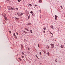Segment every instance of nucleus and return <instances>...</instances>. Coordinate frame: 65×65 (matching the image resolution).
I'll return each mask as SVG.
<instances>
[{
  "instance_id": "12",
  "label": "nucleus",
  "mask_w": 65,
  "mask_h": 65,
  "mask_svg": "<svg viewBox=\"0 0 65 65\" xmlns=\"http://www.w3.org/2000/svg\"><path fill=\"white\" fill-rule=\"evenodd\" d=\"M61 48H63V45H61Z\"/></svg>"
},
{
  "instance_id": "49",
  "label": "nucleus",
  "mask_w": 65,
  "mask_h": 65,
  "mask_svg": "<svg viewBox=\"0 0 65 65\" xmlns=\"http://www.w3.org/2000/svg\"><path fill=\"white\" fill-rule=\"evenodd\" d=\"M20 0V1H21V0Z\"/></svg>"
},
{
  "instance_id": "19",
  "label": "nucleus",
  "mask_w": 65,
  "mask_h": 65,
  "mask_svg": "<svg viewBox=\"0 0 65 65\" xmlns=\"http://www.w3.org/2000/svg\"><path fill=\"white\" fill-rule=\"evenodd\" d=\"M29 6H32V5L31 4H29Z\"/></svg>"
},
{
  "instance_id": "45",
  "label": "nucleus",
  "mask_w": 65,
  "mask_h": 65,
  "mask_svg": "<svg viewBox=\"0 0 65 65\" xmlns=\"http://www.w3.org/2000/svg\"><path fill=\"white\" fill-rule=\"evenodd\" d=\"M25 11H27V10H25Z\"/></svg>"
},
{
  "instance_id": "24",
  "label": "nucleus",
  "mask_w": 65,
  "mask_h": 65,
  "mask_svg": "<svg viewBox=\"0 0 65 65\" xmlns=\"http://www.w3.org/2000/svg\"><path fill=\"white\" fill-rule=\"evenodd\" d=\"M13 35L14 36H15V33H14L13 34Z\"/></svg>"
},
{
  "instance_id": "26",
  "label": "nucleus",
  "mask_w": 65,
  "mask_h": 65,
  "mask_svg": "<svg viewBox=\"0 0 65 65\" xmlns=\"http://www.w3.org/2000/svg\"><path fill=\"white\" fill-rule=\"evenodd\" d=\"M50 33L51 34H52V35H53V33H51V32H50Z\"/></svg>"
},
{
  "instance_id": "6",
  "label": "nucleus",
  "mask_w": 65,
  "mask_h": 65,
  "mask_svg": "<svg viewBox=\"0 0 65 65\" xmlns=\"http://www.w3.org/2000/svg\"><path fill=\"white\" fill-rule=\"evenodd\" d=\"M3 17H5V13H4L3 14Z\"/></svg>"
},
{
  "instance_id": "23",
  "label": "nucleus",
  "mask_w": 65,
  "mask_h": 65,
  "mask_svg": "<svg viewBox=\"0 0 65 65\" xmlns=\"http://www.w3.org/2000/svg\"><path fill=\"white\" fill-rule=\"evenodd\" d=\"M15 36V38H17V36Z\"/></svg>"
},
{
  "instance_id": "48",
  "label": "nucleus",
  "mask_w": 65,
  "mask_h": 65,
  "mask_svg": "<svg viewBox=\"0 0 65 65\" xmlns=\"http://www.w3.org/2000/svg\"><path fill=\"white\" fill-rule=\"evenodd\" d=\"M27 14H29V13H27Z\"/></svg>"
},
{
  "instance_id": "42",
  "label": "nucleus",
  "mask_w": 65,
  "mask_h": 65,
  "mask_svg": "<svg viewBox=\"0 0 65 65\" xmlns=\"http://www.w3.org/2000/svg\"><path fill=\"white\" fill-rule=\"evenodd\" d=\"M21 45L22 46H23L22 45Z\"/></svg>"
},
{
  "instance_id": "14",
  "label": "nucleus",
  "mask_w": 65,
  "mask_h": 65,
  "mask_svg": "<svg viewBox=\"0 0 65 65\" xmlns=\"http://www.w3.org/2000/svg\"><path fill=\"white\" fill-rule=\"evenodd\" d=\"M47 54L48 56H50V54H49V52H48L47 53Z\"/></svg>"
},
{
  "instance_id": "41",
  "label": "nucleus",
  "mask_w": 65,
  "mask_h": 65,
  "mask_svg": "<svg viewBox=\"0 0 65 65\" xmlns=\"http://www.w3.org/2000/svg\"><path fill=\"white\" fill-rule=\"evenodd\" d=\"M40 0V1L41 2H42V0Z\"/></svg>"
},
{
  "instance_id": "8",
  "label": "nucleus",
  "mask_w": 65,
  "mask_h": 65,
  "mask_svg": "<svg viewBox=\"0 0 65 65\" xmlns=\"http://www.w3.org/2000/svg\"><path fill=\"white\" fill-rule=\"evenodd\" d=\"M25 29L26 30H27V31H29V30H28V29H27V28H25Z\"/></svg>"
},
{
  "instance_id": "37",
  "label": "nucleus",
  "mask_w": 65,
  "mask_h": 65,
  "mask_svg": "<svg viewBox=\"0 0 65 65\" xmlns=\"http://www.w3.org/2000/svg\"><path fill=\"white\" fill-rule=\"evenodd\" d=\"M28 50H30V48H28Z\"/></svg>"
},
{
  "instance_id": "33",
  "label": "nucleus",
  "mask_w": 65,
  "mask_h": 65,
  "mask_svg": "<svg viewBox=\"0 0 65 65\" xmlns=\"http://www.w3.org/2000/svg\"><path fill=\"white\" fill-rule=\"evenodd\" d=\"M18 2H20V0H18Z\"/></svg>"
},
{
  "instance_id": "38",
  "label": "nucleus",
  "mask_w": 65,
  "mask_h": 65,
  "mask_svg": "<svg viewBox=\"0 0 65 65\" xmlns=\"http://www.w3.org/2000/svg\"><path fill=\"white\" fill-rule=\"evenodd\" d=\"M53 46H52V48H54V47H53Z\"/></svg>"
},
{
  "instance_id": "31",
  "label": "nucleus",
  "mask_w": 65,
  "mask_h": 65,
  "mask_svg": "<svg viewBox=\"0 0 65 65\" xmlns=\"http://www.w3.org/2000/svg\"><path fill=\"white\" fill-rule=\"evenodd\" d=\"M24 33L25 34H27V32H24Z\"/></svg>"
},
{
  "instance_id": "16",
  "label": "nucleus",
  "mask_w": 65,
  "mask_h": 65,
  "mask_svg": "<svg viewBox=\"0 0 65 65\" xmlns=\"http://www.w3.org/2000/svg\"><path fill=\"white\" fill-rule=\"evenodd\" d=\"M38 2L39 3H41V2L40 1V0H39V1Z\"/></svg>"
},
{
  "instance_id": "2",
  "label": "nucleus",
  "mask_w": 65,
  "mask_h": 65,
  "mask_svg": "<svg viewBox=\"0 0 65 65\" xmlns=\"http://www.w3.org/2000/svg\"><path fill=\"white\" fill-rule=\"evenodd\" d=\"M55 19L56 20H57V18H58V16L56 15H55Z\"/></svg>"
},
{
  "instance_id": "44",
  "label": "nucleus",
  "mask_w": 65,
  "mask_h": 65,
  "mask_svg": "<svg viewBox=\"0 0 65 65\" xmlns=\"http://www.w3.org/2000/svg\"><path fill=\"white\" fill-rule=\"evenodd\" d=\"M23 46H22V47H21L22 48H23Z\"/></svg>"
},
{
  "instance_id": "17",
  "label": "nucleus",
  "mask_w": 65,
  "mask_h": 65,
  "mask_svg": "<svg viewBox=\"0 0 65 65\" xmlns=\"http://www.w3.org/2000/svg\"><path fill=\"white\" fill-rule=\"evenodd\" d=\"M55 62H58V60H57V59H56L55 60Z\"/></svg>"
},
{
  "instance_id": "15",
  "label": "nucleus",
  "mask_w": 65,
  "mask_h": 65,
  "mask_svg": "<svg viewBox=\"0 0 65 65\" xmlns=\"http://www.w3.org/2000/svg\"><path fill=\"white\" fill-rule=\"evenodd\" d=\"M53 25H52L51 26V27L52 29H53Z\"/></svg>"
},
{
  "instance_id": "30",
  "label": "nucleus",
  "mask_w": 65,
  "mask_h": 65,
  "mask_svg": "<svg viewBox=\"0 0 65 65\" xmlns=\"http://www.w3.org/2000/svg\"><path fill=\"white\" fill-rule=\"evenodd\" d=\"M60 7L62 9H63V7H62V6H61Z\"/></svg>"
},
{
  "instance_id": "35",
  "label": "nucleus",
  "mask_w": 65,
  "mask_h": 65,
  "mask_svg": "<svg viewBox=\"0 0 65 65\" xmlns=\"http://www.w3.org/2000/svg\"><path fill=\"white\" fill-rule=\"evenodd\" d=\"M16 9L17 10H18V8H16Z\"/></svg>"
},
{
  "instance_id": "5",
  "label": "nucleus",
  "mask_w": 65,
  "mask_h": 65,
  "mask_svg": "<svg viewBox=\"0 0 65 65\" xmlns=\"http://www.w3.org/2000/svg\"><path fill=\"white\" fill-rule=\"evenodd\" d=\"M17 14L18 15H20V14H21V13H20V12H19L17 13Z\"/></svg>"
},
{
  "instance_id": "28",
  "label": "nucleus",
  "mask_w": 65,
  "mask_h": 65,
  "mask_svg": "<svg viewBox=\"0 0 65 65\" xmlns=\"http://www.w3.org/2000/svg\"><path fill=\"white\" fill-rule=\"evenodd\" d=\"M38 47H39V44H38Z\"/></svg>"
},
{
  "instance_id": "4",
  "label": "nucleus",
  "mask_w": 65,
  "mask_h": 65,
  "mask_svg": "<svg viewBox=\"0 0 65 65\" xmlns=\"http://www.w3.org/2000/svg\"><path fill=\"white\" fill-rule=\"evenodd\" d=\"M50 45H51L52 46H53V47H54V45L53 44H50Z\"/></svg>"
},
{
  "instance_id": "32",
  "label": "nucleus",
  "mask_w": 65,
  "mask_h": 65,
  "mask_svg": "<svg viewBox=\"0 0 65 65\" xmlns=\"http://www.w3.org/2000/svg\"><path fill=\"white\" fill-rule=\"evenodd\" d=\"M9 31V33H11V31Z\"/></svg>"
},
{
  "instance_id": "21",
  "label": "nucleus",
  "mask_w": 65,
  "mask_h": 65,
  "mask_svg": "<svg viewBox=\"0 0 65 65\" xmlns=\"http://www.w3.org/2000/svg\"><path fill=\"white\" fill-rule=\"evenodd\" d=\"M28 24L29 25H31V23H28Z\"/></svg>"
},
{
  "instance_id": "9",
  "label": "nucleus",
  "mask_w": 65,
  "mask_h": 65,
  "mask_svg": "<svg viewBox=\"0 0 65 65\" xmlns=\"http://www.w3.org/2000/svg\"><path fill=\"white\" fill-rule=\"evenodd\" d=\"M43 52L44 53V54H45V53H46L45 50H44V51H43Z\"/></svg>"
},
{
  "instance_id": "3",
  "label": "nucleus",
  "mask_w": 65,
  "mask_h": 65,
  "mask_svg": "<svg viewBox=\"0 0 65 65\" xmlns=\"http://www.w3.org/2000/svg\"><path fill=\"white\" fill-rule=\"evenodd\" d=\"M46 48H51V47H50L49 46H46Z\"/></svg>"
},
{
  "instance_id": "43",
  "label": "nucleus",
  "mask_w": 65,
  "mask_h": 65,
  "mask_svg": "<svg viewBox=\"0 0 65 65\" xmlns=\"http://www.w3.org/2000/svg\"><path fill=\"white\" fill-rule=\"evenodd\" d=\"M32 15H33V16H34V15L33 14H32Z\"/></svg>"
},
{
  "instance_id": "34",
  "label": "nucleus",
  "mask_w": 65,
  "mask_h": 65,
  "mask_svg": "<svg viewBox=\"0 0 65 65\" xmlns=\"http://www.w3.org/2000/svg\"><path fill=\"white\" fill-rule=\"evenodd\" d=\"M43 29H44V30H46V28H45V29L44 27V28H43Z\"/></svg>"
},
{
  "instance_id": "50",
  "label": "nucleus",
  "mask_w": 65,
  "mask_h": 65,
  "mask_svg": "<svg viewBox=\"0 0 65 65\" xmlns=\"http://www.w3.org/2000/svg\"><path fill=\"white\" fill-rule=\"evenodd\" d=\"M34 8H35V7H34Z\"/></svg>"
},
{
  "instance_id": "27",
  "label": "nucleus",
  "mask_w": 65,
  "mask_h": 65,
  "mask_svg": "<svg viewBox=\"0 0 65 65\" xmlns=\"http://www.w3.org/2000/svg\"><path fill=\"white\" fill-rule=\"evenodd\" d=\"M19 60H20V61H21V58H19Z\"/></svg>"
},
{
  "instance_id": "20",
  "label": "nucleus",
  "mask_w": 65,
  "mask_h": 65,
  "mask_svg": "<svg viewBox=\"0 0 65 65\" xmlns=\"http://www.w3.org/2000/svg\"><path fill=\"white\" fill-rule=\"evenodd\" d=\"M39 55H41V52H40L39 53Z\"/></svg>"
},
{
  "instance_id": "46",
  "label": "nucleus",
  "mask_w": 65,
  "mask_h": 65,
  "mask_svg": "<svg viewBox=\"0 0 65 65\" xmlns=\"http://www.w3.org/2000/svg\"><path fill=\"white\" fill-rule=\"evenodd\" d=\"M23 31H24V33L25 32V30H24Z\"/></svg>"
},
{
  "instance_id": "22",
  "label": "nucleus",
  "mask_w": 65,
  "mask_h": 65,
  "mask_svg": "<svg viewBox=\"0 0 65 65\" xmlns=\"http://www.w3.org/2000/svg\"><path fill=\"white\" fill-rule=\"evenodd\" d=\"M15 18H16V19H18V20H19V18L16 17H15Z\"/></svg>"
},
{
  "instance_id": "29",
  "label": "nucleus",
  "mask_w": 65,
  "mask_h": 65,
  "mask_svg": "<svg viewBox=\"0 0 65 65\" xmlns=\"http://www.w3.org/2000/svg\"><path fill=\"white\" fill-rule=\"evenodd\" d=\"M22 57V58H24V56H21Z\"/></svg>"
},
{
  "instance_id": "10",
  "label": "nucleus",
  "mask_w": 65,
  "mask_h": 65,
  "mask_svg": "<svg viewBox=\"0 0 65 65\" xmlns=\"http://www.w3.org/2000/svg\"><path fill=\"white\" fill-rule=\"evenodd\" d=\"M21 54L22 55H25V54H24V53L23 52H22Z\"/></svg>"
},
{
  "instance_id": "7",
  "label": "nucleus",
  "mask_w": 65,
  "mask_h": 65,
  "mask_svg": "<svg viewBox=\"0 0 65 65\" xmlns=\"http://www.w3.org/2000/svg\"><path fill=\"white\" fill-rule=\"evenodd\" d=\"M23 14L24 13H22L20 15V16H22V15H23Z\"/></svg>"
},
{
  "instance_id": "36",
  "label": "nucleus",
  "mask_w": 65,
  "mask_h": 65,
  "mask_svg": "<svg viewBox=\"0 0 65 65\" xmlns=\"http://www.w3.org/2000/svg\"><path fill=\"white\" fill-rule=\"evenodd\" d=\"M30 16H28V19H29V18H30Z\"/></svg>"
},
{
  "instance_id": "52",
  "label": "nucleus",
  "mask_w": 65,
  "mask_h": 65,
  "mask_svg": "<svg viewBox=\"0 0 65 65\" xmlns=\"http://www.w3.org/2000/svg\"><path fill=\"white\" fill-rule=\"evenodd\" d=\"M26 59H27V58H26Z\"/></svg>"
},
{
  "instance_id": "39",
  "label": "nucleus",
  "mask_w": 65,
  "mask_h": 65,
  "mask_svg": "<svg viewBox=\"0 0 65 65\" xmlns=\"http://www.w3.org/2000/svg\"><path fill=\"white\" fill-rule=\"evenodd\" d=\"M43 32H44V33H45V30L43 31Z\"/></svg>"
},
{
  "instance_id": "25",
  "label": "nucleus",
  "mask_w": 65,
  "mask_h": 65,
  "mask_svg": "<svg viewBox=\"0 0 65 65\" xmlns=\"http://www.w3.org/2000/svg\"><path fill=\"white\" fill-rule=\"evenodd\" d=\"M16 33L17 35H19V34H18V32H16Z\"/></svg>"
},
{
  "instance_id": "1",
  "label": "nucleus",
  "mask_w": 65,
  "mask_h": 65,
  "mask_svg": "<svg viewBox=\"0 0 65 65\" xmlns=\"http://www.w3.org/2000/svg\"><path fill=\"white\" fill-rule=\"evenodd\" d=\"M9 10H10V11H11V10H14L15 9L14 8H12L11 7H10V6H9Z\"/></svg>"
},
{
  "instance_id": "51",
  "label": "nucleus",
  "mask_w": 65,
  "mask_h": 65,
  "mask_svg": "<svg viewBox=\"0 0 65 65\" xmlns=\"http://www.w3.org/2000/svg\"><path fill=\"white\" fill-rule=\"evenodd\" d=\"M31 0V1H32V0Z\"/></svg>"
},
{
  "instance_id": "47",
  "label": "nucleus",
  "mask_w": 65,
  "mask_h": 65,
  "mask_svg": "<svg viewBox=\"0 0 65 65\" xmlns=\"http://www.w3.org/2000/svg\"><path fill=\"white\" fill-rule=\"evenodd\" d=\"M56 39H55V41L56 40Z\"/></svg>"
},
{
  "instance_id": "13",
  "label": "nucleus",
  "mask_w": 65,
  "mask_h": 65,
  "mask_svg": "<svg viewBox=\"0 0 65 65\" xmlns=\"http://www.w3.org/2000/svg\"><path fill=\"white\" fill-rule=\"evenodd\" d=\"M30 32L31 33H33V32H32V31L31 29L30 30Z\"/></svg>"
},
{
  "instance_id": "18",
  "label": "nucleus",
  "mask_w": 65,
  "mask_h": 65,
  "mask_svg": "<svg viewBox=\"0 0 65 65\" xmlns=\"http://www.w3.org/2000/svg\"><path fill=\"white\" fill-rule=\"evenodd\" d=\"M36 57L37 58H38V59H39V58H38V56H37V55H36Z\"/></svg>"
},
{
  "instance_id": "40",
  "label": "nucleus",
  "mask_w": 65,
  "mask_h": 65,
  "mask_svg": "<svg viewBox=\"0 0 65 65\" xmlns=\"http://www.w3.org/2000/svg\"><path fill=\"white\" fill-rule=\"evenodd\" d=\"M35 6L36 7L37 6V5H35Z\"/></svg>"
},
{
  "instance_id": "11",
  "label": "nucleus",
  "mask_w": 65,
  "mask_h": 65,
  "mask_svg": "<svg viewBox=\"0 0 65 65\" xmlns=\"http://www.w3.org/2000/svg\"><path fill=\"white\" fill-rule=\"evenodd\" d=\"M30 13H31V14H32V13H33V12L32 11H31L30 12Z\"/></svg>"
}]
</instances>
